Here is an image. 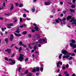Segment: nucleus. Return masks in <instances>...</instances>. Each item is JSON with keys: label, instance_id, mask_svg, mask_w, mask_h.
I'll return each mask as SVG.
<instances>
[{"label": "nucleus", "instance_id": "nucleus-1", "mask_svg": "<svg viewBox=\"0 0 76 76\" xmlns=\"http://www.w3.org/2000/svg\"><path fill=\"white\" fill-rule=\"evenodd\" d=\"M61 53H62V54H68V55H71V56H75V54L74 53H68V52L65 50H63L61 51Z\"/></svg>", "mask_w": 76, "mask_h": 76}, {"label": "nucleus", "instance_id": "nucleus-2", "mask_svg": "<svg viewBox=\"0 0 76 76\" xmlns=\"http://www.w3.org/2000/svg\"><path fill=\"white\" fill-rule=\"evenodd\" d=\"M69 22H73L72 23V25L74 24V25L76 26V21L75 20L74 17H73Z\"/></svg>", "mask_w": 76, "mask_h": 76}, {"label": "nucleus", "instance_id": "nucleus-3", "mask_svg": "<svg viewBox=\"0 0 76 76\" xmlns=\"http://www.w3.org/2000/svg\"><path fill=\"white\" fill-rule=\"evenodd\" d=\"M20 56L18 58V60L20 61H22L23 59V57H24V55L22 54H20Z\"/></svg>", "mask_w": 76, "mask_h": 76}, {"label": "nucleus", "instance_id": "nucleus-4", "mask_svg": "<svg viewBox=\"0 0 76 76\" xmlns=\"http://www.w3.org/2000/svg\"><path fill=\"white\" fill-rule=\"evenodd\" d=\"M60 64L61 65H62V62L59 61L58 62L56 65L57 67H60Z\"/></svg>", "mask_w": 76, "mask_h": 76}, {"label": "nucleus", "instance_id": "nucleus-5", "mask_svg": "<svg viewBox=\"0 0 76 76\" xmlns=\"http://www.w3.org/2000/svg\"><path fill=\"white\" fill-rule=\"evenodd\" d=\"M44 41H45V40L44 39H40L39 40V42L40 44L42 43V42H44Z\"/></svg>", "mask_w": 76, "mask_h": 76}, {"label": "nucleus", "instance_id": "nucleus-6", "mask_svg": "<svg viewBox=\"0 0 76 76\" xmlns=\"http://www.w3.org/2000/svg\"><path fill=\"white\" fill-rule=\"evenodd\" d=\"M14 39V37H13V34H11L10 36V40L11 41H13V39Z\"/></svg>", "mask_w": 76, "mask_h": 76}, {"label": "nucleus", "instance_id": "nucleus-7", "mask_svg": "<svg viewBox=\"0 0 76 76\" xmlns=\"http://www.w3.org/2000/svg\"><path fill=\"white\" fill-rule=\"evenodd\" d=\"M13 5L12 4H11V6H10V12H12V11L13 10Z\"/></svg>", "mask_w": 76, "mask_h": 76}, {"label": "nucleus", "instance_id": "nucleus-8", "mask_svg": "<svg viewBox=\"0 0 76 76\" xmlns=\"http://www.w3.org/2000/svg\"><path fill=\"white\" fill-rule=\"evenodd\" d=\"M66 20H70V19H72V16H69L68 17L66 18Z\"/></svg>", "mask_w": 76, "mask_h": 76}, {"label": "nucleus", "instance_id": "nucleus-9", "mask_svg": "<svg viewBox=\"0 0 76 76\" xmlns=\"http://www.w3.org/2000/svg\"><path fill=\"white\" fill-rule=\"evenodd\" d=\"M14 34H15V36L17 37H20V36H21V34H17L15 33H14Z\"/></svg>", "mask_w": 76, "mask_h": 76}, {"label": "nucleus", "instance_id": "nucleus-10", "mask_svg": "<svg viewBox=\"0 0 76 76\" xmlns=\"http://www.w3.org/2000/svg\"><path fill=\"white\" fill-rule=\"evenodd\" d=\"M68 57H70V56L69 55H67L66 56H64L63 57V58H67Z\"/></svg>", "mask_w": 76, "mask_h": 76}, {"label": "nucleus", "instance_id": "nucleus-11", "mask_svg": "<svg viewBox=\"0 0 76 76\" xmlns=\"http://www.w3.org/2000/svg\"><path fill=\"white\" fill-rule=\"evenodd\" d=\"M9 61H12V63H13V64H15V63H16L15 61H12V59H9Z\"/></svg>", "mask_w": 76, "mask_h": 76}, {"label": "nucleus", "instance_id": "nucleus-12", "mask_svg": "<svg viewBox=\"0 0 76 76\" xmlns=\"http://www.w3.org/2000/svg\"><path fill=\"white\" fill-rule=\"evenodd\" d=\"M13 20H15L14 21V22H16L18 20V19H17V18L16 17H14L13 18Z\"/></svg>", "mask_w": 76, "mask_h": 76}, {"label": "nucleus", "instance_id": "nucleus-13", "mask_svg": "<svg viewBox=\"0 0 76 76\" xmlns=\"http://www.w3.org/2000/svg\"><path fill=\"white\" fill-rule=\"evenodd\" d=\"M23 43H22V42L21 41L19 43H18V45H20V46H22L23 45Z\"/></svg>", "mask_w": 76, "mask_h": 76}, {"label": "nucleus", "instance_id": "nucleus-14", "mask_svg": "<svg viewBox=\"0 0 76 76\" xmlns=\"http://www.w3.org/2000/svg\"><path fill=\"white\" fill-rule=\"evenodd\" d=\"M69 10L70 11L74 13V12H75V10H74L72 9L71 8L69 9Z\"/></svg>", "mask_w": 76, "mask_h": 76}, {"label": "nucleus", "instance_id": "nucleus-15", "mask_svg": "<svg viewBox=\"0 0 76 76\" xmlns=\"http://www.w3.org/2000/svg\"><path fill=\"white\" fill-rule=\"evenodd\" d=\"M46 5H50V2H46L45 3Z\"/></svg>", "mask_w": 76, "mask_h": 76}, {"label": "nucleus", "instance_id": "nucleus-16", "mask_svg": "<svg viewBox=\"0 0 76 76\" xmlns=\"http://www.w3.org/2000/svg\"><path fill=\"white\" fill-rule=\"evenodd\" d=\"M7 26H13V24H9L7 25Z\"/></svg>", "mask_w": 76, "mask_h": 76}, {"label": "nucleus", "instance_id": "nucleus-17", "mask_svg": "<svg viewBox=\"0 0 76 76\" xmlns=\"http://www.w3.org/2000/svg\"><path fill=\"white\" fill-rule=\"evenodd\" d=\"M23 35H26L27 34V32L26 31H24L23 32Z\"/></svg>", "mask_w": 76, "mask_h": 76}, {"label": "nucleus", "instance_id": "nucleus-18", "mask_svg": "<svg viewBox=\"0 0 76 76\" xmlns=\"http://www.w3.org/2000/svg\"><path fill=\"white\" fill-rule=\"evenodd\" d=\"M36 70L37 71V72H38L39 71V67L36 68Z\"/></svg>", "mask_w": 76, "mask_h": 76}, {"label": "nucleus", "instance_id": "nucleus-19", "mask_svg": "<svg viewBox=\"0 0 76 76\" xmlns=\"http://www.w3.org/2000/svg\"><path fill=\"white\" fill-rule=\"evenodd\" d=\"M36 37L37 38H40V37H39V35L38 34H37L36 35Z\"/></svg>", "mask_w": 76, "mask_h": 76}, {"label": "nucleus", "instance_id": "nucleus-20", "mask_svg": "<svg viewBox=\"0 0 76 76\" xmlns=\"http://www.w3.org/2000/svg\"><path fill=\"white\" fill-rule=\"evenodd\" d=\"M15 32H16V33L19 34V33H20V31H19V30H17L15 31Z\"/></svg>", "mask_w": 76, "mask_h": 76}, {"label": "nucleus", "instance_id": "nucleus-21", "mask_svg": "<svg viewBox=\"0 0 76 76\" xmlns=\"http://www.w3.org/2000/svg\"><path fill=\"white\" fill-rule=\"evenodd\" d=\"M22 50V47H20L19 48V53L20 52V51H21Z\"/></svg>", "mask_w": 76, "mask_h": 76}, {"label": "nucleus", "instance_id": "nucleus-22", "mask_svg": "<svg viewBox=\"0 0 76 76\" xmlns=\"http://www.w3.org/2000/svg\"><path fill=\"white\" fill-rule=\"evenodd\" d=\"M40 71H41V72H42V71H43V67L41 66L40 68Z\"/></svg>", "mask_w": 76, "mask_h": 76}, {"label": "nucleus", "instance_id": "nucleus-23", "mask_svg": "<svg viewBox=\"0 0 76 76\" xmlns=\"http://www.w3.org/2000/svg\"><path fill=\"white\" fill-rule=\"evenodd\" d=\"M7 53L8 54H10V53H11V50L10 49H8Z\"/></svg>", "mask_w": 76, "mask_h": 76}, {"label": "nucleus", "instance_id": "nucleus-24", "mask_svg": "<svg viewBox=\"0 0 76 76\" xmlns=\"http://www.w3.org/2000/svg\"><path fill=\"white\" fill-rule=\"evenodd\" d=\"M35 30L36 31H38V28L37 27H35Z\"/></svg>", "mask_w": 76, "mask_h": 76}, {"label": "nucleus", "instance_id": "nucleus-25", "mask_svg": "<svg viewBox=\"0 0 76 76\" xmlns=\"http://www.w3.org/2000/svg\"><path fill=\"white\" fill-rule=\"evenodd\" d=\"M23 4H20L19 5V7H23Z\"/></svg>", "mask_w": 76, "mask_h": 76}, {"label": "nucleus", "instance_id": "nucleus-26", "mask_svg": "<svg viewBox=\"0 0 76 76\" xmlns=\"http://www.w3.org/2000/svg\"><path fill=\"white\" fill-rule=\"evenodd\" d=\"M66 19V18H63L62 20H61V21H63V22H64V21H65Z\"/></svg>", "mask_w": 76, "mask_h": 76}, {"label": "nucleus", "instance_id": "nucleus-27", "mask_svg": "<svg viewBox=\"0 0 76 76\" xmlns=\"http://www.w3.org/2000/svg\"><path fill=\"white\" fill-rule=\"evenodd\" d=\"M71 7L72 8H75L76 7V6L75 5L73 4L71 6Z\"/></svg>", "mask_w": 76, "mask_h": 76}, {"label": "nucleus", "instance_id": "nucleus-28", "mask_svg": "<svg viewBox=\"0 0 76 76\" xmlns=\"http://www.w3.org/2000/svg\"><path fill=\"white\" fill-rule=\"evenodd\" d=\"M61 56H62V54H61L59 56V59H61Z\"/></svg>", "mask_w": 76, "mask_h": 76}, {"label": "nucleus", "instance_id": "nucleus-29", "mask_svg": "<svg viewBox=\"0 0 76 76\" xmlns=\"http://www.w3.org/2000/svg\"><path fill=\"white\" fill-rule=\"evenodd\" d=\"M31 10H32V12H35V8L34 7H33V9H32Z\"/></svg>", "mask_w": 76, "mask_h": 76}, {"label": "nucleus", "instance_id": "nucleus-30", "mask_svg": "<svg viewBox=\"0 0 76 76\" xmlns=\"http://www.w3.org/2000/svg\"><path fill=\"white\" fill-rule=\"evenodd\" d=\"M28 73V70H27L26 71L24 72L25 74H27V73Z\"/></svg>", "mask_w": 76, "mask_h": 76}, {"label": "nucleus", "instance_id": "nucleus-31", "mask_svg": "<svg viewBox=\"0 0 76 76\" xmlns=\"http://www.w3.org/2000/svg\"><path fill=\"white\" fill-rule=\"evenodd\" d=\"M20 70H21V67H19L18 70L19 71V72H20Z\"/></svg>", "mask_w": 76, "mask_h": 76}, {"label": "nucleus", "instance_id": "nucleus-32", "mask_svg": "<svg viewBox=\"0 0 76 76\" xmlns=\"http://www.w3.org/2000/svg\"><path fill=\"white\" fill-rule=\"evenodd\" d=\"M36 71V69H34L32 71V72H35Z\"/></svg>", "mask_w": 76, "mask_h": 76}, {"label": "nucleus", "instance_id": "nucleus-33", "mask_svg": "<svg viewBox=\"0 0 76 76\" xmlns=\"http://www.w3.org/2000/svg\"><path fill=\"white\" fill-rule=\"evenodd\" d=\"M4 41H6V42H7V41H8V38H5V39H4Z\"/></svg>", "mask_w": 76, "mask_h": 76}, {"label": "nucleus", "instance_id": "nucleus-34", "mask_svg": "<svg viewBox=\"0 0 76 76\" xmlns=\"http://www.w3.org/2000/svg\"><path fill=\"white\" fill-rule=\"evenodd\" d=\"M37 46H35L34 48V50H35H35H36V49H37Z\"/></svg>", "mask_w": 76, "mask_h": 76}, {"label": "nucleus", "instance_id": "nucleus-35", "mask_svg": "<svg viewBox=\"0 0 76 76\" xmlns=\"http://www.w3.org/2000/svg\"><path fill=\"white\" fill-rule=\"evenodd\" d=\"M1 29H2V31H4V29H6V28H2Z\"/></svg>", "mask_w": 76, "mask_h": 76}, {"label": "nucleus", "instance_id": "nucleus-36", "mask_svg": "<svg viewBox=\"0 0 76 76\" xmlns=\"http://www.w3.org/2000/svg\"><path fill=\"white\" fill-rule=\"evenodd\" d=\"M24 11H25V12H27V13H29L28 11L27 10H26V9H24Z\"/></svg>", "mask_w": 76, "mask_h": 76}, {"label": "nucleus", "instance_id": "nucleus-37", "mask_svg": "<svg viewBox=\"0 0 76 76\" xmlns=\"http://www.w3.org/2000/svg\"><path fill=\"white\" fill-rule=\"evenodd\" d=\"M56 22V23H59V20L57 19L56 20H55Z\"/></svg>", "mask_w": 76, "mask_h": 76}, {"label": "nucleus", "instance_id": "nucleus-38", "mask_svg": "<svg viewBox=\"0 0 76 76\" xmlns=\"http://www.w3.org/2000/svg\"><path fill=\"white\" fill-rule=\"evenodd\" d=\"M25 61H28V58H26L25 60Z\"/></svg>", "mask_w": 76, "mask_h": 76}, {"label": "nucleus", "instance_id": "nucleus-39", "mask_svg": "<svg viewBox=\"0 0 76 76\" xmlns=\"http://www.w3.org/2000/svg\"><path fill=\"white\" fill-rule=\"evenodd\" d=\"M22 46H23V47H24L25 48L26 47H27L26 45H24L23 44Z\"/></svg>", "mask_w": 76, "mask_h": 76}, {"label": "nucleus", "instance_id": "nucleus-40", "mask_svg": "<svg viewBox=\"0 0 76 76\" xmlns=\"http://www.w3.org/2000/svg\"><path fill=\"white\" fill-rule=\"evenodd\" d=\"M69 60H71V59H73V58L72 57H70V58H69Z\"/></svg>", "mask_w": 76, "mask_h": 76}, {"label": "nucleus", "instance_id": "nucleus-41", "mask_svg": "<svg viewBox=\"0 0 76 76\" xmlns=\"http://www.w3.org/2000/svg\"><path fill=\"white\" fill-rule=\"evenodd\" d=\"M69 64H70V65H72V61H70L69 62Z\"/></svg>", "mask_w": 76, "mask_h": 76}, {"label": "nucleus", "instance_id": "nucleus-42", "mask_svg": "<svg viewBox=\"0 0 76 76\" xmlns=\"http://www.w3.org/2000/svg\"><path fill=\"white\" fill-rule=\"evenodd\" d=\"M23 16L24 18H26V14H23Z\"/></svg>", "mask_w": 76, "mask_h": 76}, {"label": "nucleus", "instance_id": "nucleus-43", "mask_svg": "<svg viewBox=\"0 0 76 76\" xmlns=\"http://www.w3.org/2000/svg\"><path fill=\"white\" fill-rule=\"evenodd\" d=\"M20 22H22V18H20Z\"/></svg>", "mask_w": 76, "mask_h": 76}, {"label": "nucleus", "instance_id": "nucleus-44", "mask_svg": "<svg viewBox=\"0 0 76 76\" xmlns=\"http://www.w3.org/2000/svg\"><path fill=\"white\" fill-rule=\"evenodd\" d=\"M31 73L30 72L29 73V75H28L27 76H31Z\"/></svg>", "mask_w": 76, "mask_h": 76}, {"label": "nucleus", "instance_id": "nucleus-45", "mask_svg": "<svg viewBox=\"0 0 76 76\" xmlns=\"http://www.w3.org/2000/svg\"><path fill=\"white\" fill-rule=\"evenodd\" d=\"M28 47H29V48H30L31 49H32V48L31 47V44H29L28 45Z\"/></svg>", "mask_w": 76, "mask_h": 76}, {"label": "nucleus", "instance_id": "nucleus-46", "mask_svg": "<svg viewBox=\"0 0 76 76\" xmlns=\"http://www.w3.org/2000/svg\"><path fill=\"white\" fill-rule=\"evenodd\" d=\"M31 31L32 32H34L35 31V30L34 29H32L31 30Z\"/></svg>", "mask_w": 76, "mask_h": 76}, {"label": "nucleus", "instance_id": "nucleus-47", "mask_svg": "<svg viewBox=\"0 0 76 76\" xmlns=\"http://www.w3.org/2000/svg\"><path fill=\"white\" fill-rule=\"evenodd\" d=\"M5 60H6L7 61H8V59L7 57H5Z\"/></svg>", "mask_w": 76, "mask_h": 76}, {"label": "nucleus", "instance_id": "nucleus-48", "mask_svg": "<svg viewBox=\"0 0 76 76\" xmlns=\"http://www.w3.org/2000/svg\"><path fill=\"white\" fill-rule=\"evenodd\" d=\"M10 26H7V28H8L9 29H10V28H12V27H10Z\"/></svg>", "mask_w": 76, "mask_h": 76}, {"label": "nucleus", "instance_id": "nucleus-49", "mask_svg": "<svg viewBox=\"0 0 76 76\" xmlns=\"http://www.w3.org/2000/svg\"><path fill=\"white\" fill-rule=\"evenodd\" d=\"M15 5L16 6H19V4H18V3H16Z\"/></svg>", "mask_w": 76, "mask_h": 76}, {"label": "nucleus", "instance_id": "nucleus-50", "mask_svg": "<svg viewBox=\"0 0 76 76\" xmlns=\"http://www.w3.org/2000/svg\"><path fill=\"white\" fill-rule=\"evenodd\" d=\"M28 38H31V34H29L28 35Z\"/></svg>", "mask_w": 76, "mask_h": 76}, {"label": "nucleus", "instance_id": "nucleus-51", "mask_svg": "<svg viewBox=\"0 0 76 76\" xmlns=\"http://www.w3.org/2000/svg\"><path fill=\"white\" fill-rule=\"evenodd\" d=\"M0 20H3V18L2 17H1L0 18Z\"/></svg>", "mask_w": 76, "mask_h": 76}, {"label": "nucleus", "instance_id": "nucleus-52", "mask_svg": "<svg viewBox=\"0 0 76 76\" xmlns=\"http://www.w3.org/2000/svg\"><path fill=\"white\" fill-rule=\"evenodd\" d=\"M63 12L64 14H65V13L66 12V11H63Z\"/></svg>", "mask_w": 76, "mask_h": 76}, {"label": "nucleus", "instance_id": "nucleus-53", "mask_svg": "<svg viewBox=\"0 0 76 76\" xmlns=\"http://www.w3.org/2000/svg\"><path fill=\"white\" fill-rule=\"evenodd\" d=\"M14 56H15V53H14L12 54L11 57H13Z\"/></svg>", "mask_w": 76, "mask_h": 76}, {"label": "nucleus", "instance_id": "nucleus-54", "mask_svg": "<svg viewBox=\"0 0 76 76\" xmlns=\"http://www.w3.org/2000/svg\"><path fill=\"white\" fill-rule=\"evenodd\" d=\"M9 49H7L6 50H5V51H6V52H7V51H8V50H9Z\"/></svg>", "mask_w": 76, "mask_h": 76}, {"label": "nucleus", "instance_id": "nucleus-55", "mask_svg": "<svg viewBox=\"0 0 76 76\" xmlns=\"http://www.w3.org/2000/svg\"><path fill=\"white\" fill-rule=\"evenodd\" d=\"M66 68H68V67H69V65H68V64L66 65Z\"/></svg>", "mask_w": 76, "mask_h": 76}, {"label": "nucleus", "instance_id": "nucleus-56", "mask_svg": "<svg viewBox=\"0 0 76 76\" xmlns=\"http://www.w3.org/2000/svg\"><path fill=\"white\" fill-rule=\"evenodd\" d=\"M23 27H26V25L24 24L23 25Z\"/></svg>", "mask_w": 76, "mask_h": 76}, {"label": "nucleus", "instance_id": "nucleus-57", "mask_svg": "<svg viewBox=\"0 0 76 76\" xmlns=\"http://www.w3.org/2000/svg\"><path fill=\"white\" fill-rule=\"evenodd\" d=\"M60 15L61 16V17H63V13H61Z\"/></svg>", "mask_w": 76, "mask_h": 76}, {"label": "nucleus", "instance_id": "nucleus-58", "mask_svg": "<svg viewBox=\"0 0 76 76\" xmlns=\"http://www.w3.org/2000/svg\"><path fill=\"white\" fill-rule=\"evenodd\" d=\"M65 68H66V67H64V66H63V67H62V69H63V70H64V69H65Z\"/></svg>", "mask_w": 76, "mask_h": 76}, {"label": "nucleus", "instance_id": "nucleus-59", "mask_svg": "<svg viewBox=\"0 0 76 76\" xmlns=\"http://www.w3.org/2000/svg\"><path fill=\"white\" fill-rule=\"evenodd\" d=\"M66 76H69V74H66Z\"/></svg>", "mask_w": 76, "mask_h": 76}, {"label": "nucleus", "instance_id": "nucleus-60", "mask_svg": "<svg viewBox=\"0 0 76 76\" xmlns=\"http://www.w3.org/2000/svg\"><path fill=\"white\" fill-rule=\"evenodd\" d=\"M15 48L17 50H19L18 48L16 46H15Z\"/></svg>", "mask_w": 76, "mask_h": 76}, {"label": "nucleus", "instance_id": "nucleus-61", "mask_svg": "<svg viewBox=\"0 0 76 76\" xmlns=\"http://www.w3.org/2000/svg\"><path fill=\"white\" fill-rule=\"evenodd\" d=\"M59 72H60V69H58V71H57V73H59Z\"/></svg>", "mask_w": 76, "mask_h": 76}, {"label": "nucleus", "instance_id": "nucleus-62", "mask_svg": "<svg viewBox=\"0 0 76 76\" xmlns=\"http://www.w3.org/2000/svg\"><path fill=\"white\" fill-rule=\"evenodd\" d=\"M64 74H67V71H65L64 72Z\"/></svg>", "mask_w": 76, "mask_h": 76}, {"label": "nucleus", "instance_id": "nucleus-63", "mask_svg": "<svg viewBox=\"0 0 76 76\" xmlns=\"http://www.w3.org/2000/svg\"><path fill=\"white\" fill-rule=\"evenodd\" d=\"M3 5L4 7H5V2H4L3 4Z\"/></svg>", "mask_w": 76, "mask_h": 76}, {"label": "nucleus", "instance_id": "nucleus-64", "mask_svg": "<svg viewBox=\"0 0 76 76\" xmlns=\"http://www.w3.org/2000/svg\"><path fill=\"white\" fill-rule=\"evenodd\" d=\"M72 76H76V75L75 74H72Z\"/></svg>", "mask_w": 76, "mask_h": 76}]
</instances>
